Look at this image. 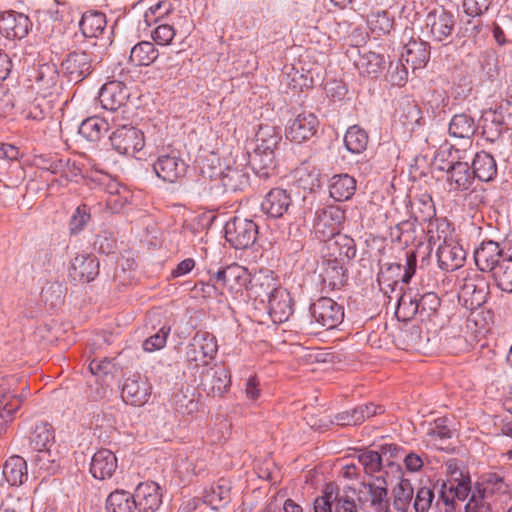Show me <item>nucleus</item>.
Returning a JSON list of instances; mask_svg holds the SVG:
<instances>
[{
    "mask_svg": "<svg viewBox=\"0 0 512 512\" xmlns=\"http://www.w3.org/2000/svg\"><path fill=\"white\" fill-rule=\"evenodd\" d=\"M218 352L216 337L207 331H197L186 348V364L189 370L207 368Z\"/></svg>",
    "mask_w": 512,
    "mask_h": 512,
    "instance_id": "1",
    "label": "nucleus"
},
{
    "mask_svg": "<svg viewBox=\"0 0 512 512\" xmlns=\"http://www.w3.org/2000/svg\"><path fill=\"white\" fill-rule=\"evenodd\" d=\"M489 294L490 283L482 272H468L460 281L459 298L471 309L485 304Z\"/></svg>",
    "mask_w": 512,
    "mask_h": 512,
    "instance_id": "2",
    "label": "nucleus"
},
{
    "mask_svg": "<svg viewBox=\"0 0 512 512\" xmlns=\"http://www.w3.org/2000/svg\"><path fill=\"white\" fill-rule=\"evenodd\" d=\"M357 491L351 487L342 491L327 485L323 495L318 497V510L324 512H358Z\"/></svg>",
    "mask_w": 512,
    "mask_h": 512,
    "instance_id": "3",
    "label": "nucleus"
},
{
    "mask_svg": "<svg viewBox=\"0 0 512 512\" xmlns=\"http://www.w3.org/2000/svg\"><path fill=\"white\" fill-rule=\"evenodd\" d=\"M345 219L344 211L334 205L318 208L314 218V232L320 241L330 240L340 233V227Z\"/></svg>",
    "mask_w": 512,
    "mask_h": 512,
    "instance_id": "4",
    "label": "nucleus"
},
{
    "mask_svg": "<svg viewBox=\"0 0 512 512\" xmlns=\"http://www.w3.org/2000/svg\"><path fill=\"white\" fill-rule=\"evenodd\" d=\"M387 482L378 476L374 482L364 483L357 492V501L362 507H370L375 512H390Z\"/></svg>",
    "mask_w": 512,
    "mask_h": 512,
    "instance_id": "5",
    "label": "nucleus"
},
{
    "mask_svg": "<svg viewBox=\"0 0 512 512\" xmlns=\"http://www.w3.org/2000/svg\"><path fill=\"white\" fill-rule=\"evenodd\" d=\"M387 482L378 476L374 482L364 483L357 492V501L362 507H370L375 512H390Z\"/></svg>",
    "mask_w": 512,
    "mask_h": 512,
    "instance_id": "6",
    "label": "nucleus"
},
{
    "mask_svg": "<svg viewBox=\"0 0 512 512\" xmlns=\"http://www.w3.org/2000/svg\"><path fill=\"white\" fill-rule=\"evenodd\" d=\"M258 235V225L251 219L234 217L225 225V238L235 249L253 245Z\"/></svg>",
    "mask_w": 512,
    "mask_h": 512,
    "instance_id": "7",
    "label": "nucleus"
},
{
    "mask_svg": "<svg viewBox=\"0 0 512 512\" xmlns=\"http://www.w3.org/2000/svg\"><path fill=\"white\" fill-rule=\"evenodd\" d=\"M455 27V18L452 13L443 8L429 12L425 18L424 32L435 42L449 43Z\"/></svg>",
    "mask_w": 512,
    "mask_h": 512,
    "instance_id": "8",
    "label": "nucleus"
},
{
    "mask_svg": "<svg viewBox=\"0 0 512 512\" xmlns=\"http://www.w3.org/2000/svg\"><path fill=\"white\" fill-rule=\"evenodd\" d=\"M221 288L227 289L232 295H238L247 288L251 282V275L247 268L237 263H232L219 269L210 278Z\"/></svg>",
    "mask_w": 512,
    "mask_h": 512,
    "instance_id": "9",
    "label": "nucleus"
},
{
    "mask_svg": "<svg viewBox=\"0 0 512 512\" xmlns=\"http://www.w3.org/2000/svg\"><path fill=\"white\" fill-rule=\"evenodd\" d=\"M110 142L119 154L128 156H134L145 145L143 132L127 125L117 127L110 135Z\"/></svg>",
    "mask_w": 512,
    "mask_h": 512,
    "instance_id": "10",
    "label": "nucleus"
},
{
    "mask_svg": "<svg viewBox=\"0 0 512 512\" xmlns=\"http://www.w3.org/2000/svg\"><path fill=\"white\" fill-rule=\"evenodd\" d=\"M311 317L326 329L337 327L344 318V309L329 297H321L310 306Z\"/></svg>",
    "mask_w": 512,
    "mask_h": 512,
    "instance_id": "11",
    "label": "nucleus"
},
{
    "mask_svg": "<svg viewBox=\"0 0 512 512\" xmlns=\"http://www.w3.org/2000/svg\"><path fill=\"white\" fill-rule=\"evenodd\" d=\"M188 165L178 151L172 150L166 154H160L153 164V170L157 177L168 183H176L187 172Z\"/></svg>",
    "mask_w": 512,
    "mask_h": 512,
    "instance_id": "12",
    "label": "nucleus"
},
{
    "mask_svg": "<svg viewBox=\"0 0 512 512\" xmlns=\"http://www.w3.org/2000/svg\"><path fill=\"white\" fill-rule=\"evenodd\" d=\"M63 73L70 82L79 83L93 71V56L86 51H73L61 63Z\"/></svg>",
    "mask_w": 512,
    "mask_h": 512,
    "instance_id": "13",
    "label": "nucleus"
},
{
    "mask_svg": "<svg viewBox=\"0 0 512 512\" xmlns=\"http://www.w3.org/2000/svg\"><path fill=\"white\" fill-rule=\"evenodd\" d=\"M319 121L312 112L297 114L286 128V138L294 143H302L312 138L318 129Z\"/></svg>",
    "mask_w": 512,
    "mask_h": 512,
    "instance_id": "14",
    "label": "nucleus"
},
{
    "mask_svg": "<svg viewBox=\"0 0 512 512\" xmlns=\"http://www.w3.org/2000/svg\"><path fill=\"white\" fill-rule=\"evenodd\" d=\"M31 29L32 22L24 13L9 10L0 14V33L7 39H23Z\"/></svg>",
    "mask_w": 512,
    "mask_h": 512,
    "instance_id": "15",
    "label": "nucleus"
},
{
    "mask_svg": "<svg viewBox=\"0 0 512 512\" xmlns=\"http://www.w3.org/2000/svg\"><path fill=\"white\" fill-rule=\"evenodd\" d=\"M230 373L223 366H209L200 374V385L203 390L213 397L222 396L230 387Z\"/></svg>",
    "mask_w": 512,
    "mask_h": 512,
    "instance_id": "16",
    "label": "nucleus"
},
{
    "mask_svg": "<svg viewBox=\"0 0 512 512\" xmlns=\"http://www.w3.org/2000/svg\"><path fill=\"white\" fill-rule=\"evenodd\" d=\"M507 254L498 242L483 241L474 251V261L479 272L492 274Z\"/></svg>",
    "mask_w": 512,
    "mask_h": 512,
    "instance_id": "17",
    "label": "nucleus"
},
{
    "mask_svg": "<svg viewBox=\"0 0 512 512\" xmlns=\"http://www.w3.org/2000/svg\"><path fill=\"white\" fill-rule=\"evenodd\" d=\"M460 157H453L452 162L440 166L441 171L447 173V183L452 191H466L473 182L474 176L467 162L459 161Z\"/></svg>",
    "mask_w": 512,
    "mask_h": 512,
    "instance_id": "18",
    "label": "nucleus"
},
{
    "mask_svg": "<svg viewBox=\"0 0 512 512\" xmlns=\"http://www.w3.org/2000/svg\"><path fill=\"white\" fill-rule=\"evenodd\" d=\"M133 495L138 512H157L162 504V488L153 481L138 484Z\"/></svg>",
    "mask_w": 512,
    "mask_h": 512,
    "instance_id": "19",
    "label": "nucleus"
},
{
    "mask_svg": "<svg viewBox=\"0 0 512 512\" xmlns=\"http://www.w3.org/2000/svg\"><path fill=\"white\" fill-rule=\"evenodd\" d=\"M129 98V90L121 81H109L105 83L99 92V101L102 107L115 112L124 106Z\"/></svg>",
    "mask_w": 512,
    "mask_h": 512,
    "instance_id": "20",
    "label": "nucleus"
},
{
    "mask_svg": "<svg viewBox=\"0 0 512 512\" xmlns=\"http://www.w3.org/2000/svg\"><path fill=\"white\" fill-rule=\"evenodd\" d=\"M269 315L274 323H283L293 314V303L289 292L283 288H273L269 293Z\"/></svg>",
    "mask_w": 512,
    "mask_h": 512,
    "instance_id": "21",
    "label": "nucleus"
},
{
    "mask_svg": "<svg viewBox=\"0 0 512 512\" xmlns=\"http://www.w3.org/2000/svg\"><path fill=\"white\" fill-rule=\"evenodd\" d=\"M150 394L151 385L146 378L138 375L125 380L121 397L130 405L141 406L148 401Z\"/></svg>",
    "mask_w": 512,
    "mask_h": 512,
    "instance_id": "22",
    "label": "nucleus"
},
{
    "mask_svg": "<svg viewBox=\"0 0 512 512\" xmlns=\"http://www.w3.org/2000/svg\"><path fill=\"white\" fill-rule=\"evenodd\" d=\"M401 58L413 70L421 69L426 66L430 59V45L428 42L411 36L404 45Z\"/></svg>",
    "mask_w": 512,
    "mask_h": 512,
    "instance_id": "23",
    "label": "nucleus"
},
{
    "mask_svg": "<svg viewBox=\"0 0 512 512\" xmlns=\"http://www.w3.org/2000/svg\"><path fill=\"white\" fill-rule=\"evenodd\" d=\"M465 259L466 251L453 240L445 244H439L437 261L440 269L447 272L457 270L462 267Z\"/></svg>",
    "mask_w": 512,
    "mask_h": 512,
    "instance_id": "24",
    "label": "nucleus"
},
{
    "mask_svg": "<svg viewBox=\"0 0 512 512\" xmlns=\"http://www.w3.org/2000/svg\"><path fill=\"white\" fill-rule=\"evenodd\" d=\"M99 260L91 254H78L71 262L70 277L83 282L93 281L99 274Z\"/></svg>",
    "mask_w": 512,
    "mask_h": 512,
    "instance_id": "25",
    "label": "nucleus"
},
{
    "mask_svg": "<svg viewBox=\"0 0 512 512\" xmlns=\"http://www.w3.org/2000/svg\"><path fill=\"white\" fill-rule=\"evenodd\" d=\"M118 467L117 458L108 449L98 450L92 457L90 473L95 479H110Z\"/></svg>",
    "mask_w": 512,
    "mask_h": 512,
    "instance_id": "26",
    "label": "nucleus"
},
{
    "mask_svg": "<svg viewBox=\"0 0 512 512\" xmlns=\"http://www.w3.org/2000/svg\"><path fill=\"white\" fill-rule=\"evenodd\" d=\"M291 205L290 194L281 188L270 190L261 203V210L272 218L282 217Z\"/></svg>",
    "mask_w": 512,
    "mask_h": 512,
    "instance_id": "27",
    "label": "nucleus"
},
{
    "mask_svg": "<svg viewBox=\"0 0 512 512\" xmlns=\"http://www.w3.org/2000/svg\"><path fill=\"white\" fill-rule=\"evenodd\" d=\"M32 89L38 94L48 95L55 88L58 80V69L54 63H44L33 71Z\"/></svg>",
    "mask_w": 512,
    "mask_h": 512,
    "instance_id": "28",
    "label": "nucleus"
},
{
    "mask_svg": "<svg viewBox=\"0 0 512 512\" xmlns=\"http://www.w3.org/2000/svg\"><path fill=\"white\" fill-rule=\"evenodd\" d=\"M110 121L113 125H116L114 117L111 119L108 117L102 118L98 116L88 117L80 124L78 133L88 141H99L101 137L112 128Z\"/></svg>",
    "mask_w": 512,
    "mask_h": 512,
    "instance_id": "29",
    "label": "nucleus"
},
{
    "mask_svg": "<svg viewBox=\"0 0 512 512\" xmlns=\"http://www.w3.org/2000/svg\"><path fill=\"white\" fill-rule=\"evenodd\" d=\"M470 168H472L474 179L477 178L482 182L492 181L497 176L496 160L485 151L475 154Z\"/></svg>",
    "mask_w": 512,
    "mask_h": 512,
    "instance_id": "30",
    "label": "nucleus"
},
{
    "mask_svg": "<svg viewBox=\"0 0 512 512\" xmlns=\"http://www.w3.org/2000/svg\"><path fill=\"white\" fill-rule=\"evenodd\" d=\"M230 492V481L221 478L204 491V503L211 506L212 509L225 507L231 501Z\"/></svg>",
    "mask_w": 512,
    "mask_h": 512,
    "instance_id": "31",
    "label": "nucleus"
},
{
    "mask_svg": "<svg viewBox=\"0 0 512 512\" xmlns=\"http://www.w3.org/2000/svg\"><path fill=\"white\" fill-rule=\"evenodd\" d=\"M107 25L106 15L98 10L84 12L79 21V27L86 38H97L105 30Z\"/></svg>",
    "mask_w": 512,
    "mask_h": 512,
    "instance_id": "32",
    "label": "nucleus"
},
{
    "mask_svg": "<svg viewBox=\"0 0 512 512\" xmlns=\"http://www.w3.org/2000/svg\"><path fill=\"white\" fill-rule=\"evenodd\" d=\"M328 241V247L339 263L348 262L356 256V245L353 238L345 234H337Z\"/></svg>",
    "mask_w": 512,
    "mask_h": 512,
    "instance_id": "33",
    "label": "nucleus"
},
{
    "mask_svg": "<svg viewBox=\"0 0 512 512\" xmlns=\"http://www.w3.org/2000/svg\"><path fill=\"white\" fill-rule=\"evenodd\" d=\"M356 180L348 174L334 175L329 182L330 196L339 202L349 200L355 193Z\"/></svg>",
    "mask_w": 512,
    "mask_h": 512,
    "instance_id": "34",
    "label": "nucleus"
},
{
    "mask_svg": "<svg viewBox=\"0 0 512 512\" xmlns=\"http://www.w3.org/2000/svg\"><path fill=\"white\" fill-rule=\"evenodd\" d=\"M473 489L471 478L466 477L463 481L447 484L442 482L440 496L446 505H453L455 499L465 501Z\"/></svg>",
    "mask_w": 512,
    "mask_h": 512,
    "instance_id": "35",
    "label": "nucleus"
},
{
    "mask_svg": "<svg viewBox=\"0 0 512 512\" xmlns=\"http://www.w3.org/2000/svg\"><path fill=\"white\" fill-rule=\"evenodd\" d=\"M32 461L40 470L48 474L57 473L62 466V457L56 444L36 453Z\"/></svg>",
    "mask_w": 512,
    "mask_h": 512,
    "instance_id": "36",
    "label": "nucleus"
},
{
    "mask_svg": "<svg viewBox=\"0 0 512 512\" xmlns=\"http://www.w3.org/2000/svg\"><path fill=\"white\" fill-rule=\"evenodd\" d=\"M478 126L474 118L468 113L455 114L449 123V134L455 138H471Z\"/></svg>",
    "mask_w": 512,
    "mask_h": 512,
    "instance_id": "37",
    "label": "nucleus"
},
{
    "mask_svg": "<svg viewBox=\"0 0 512 512\" xmlns=\"http://www.w3.org/2000/svg\"><path fill=\"white\" fill-rule=\"evenodd\" d=\"M172 403L175 410L182 415H192L198 411L199 399L193 388H181L173 394Z\"/></svg>",
    "mask_w": 512,
    "mask_h": 512,
    "instance_id": "38",
    "label": "nucleus"
},
{
    "mask_svg": "<svg viewBox=\"0 0 512 512\" xmlns=\"http://www.w3.org/2000/svg\"><path fill=\"white\" fill-rule=\"evenodd\" d=\"M106 512H134L137 510L135 497L126 490H115L106 498Z\"/></svg>",
    "mask_w": 512,
    "mask_h": 512,
    "instance_id": "39",
    "label": "nucleus"
},
{
    "mask_svg": "<svg viewBox=\"0 0 512 512\" xmlns=\"http://www.w3.org/2000/svg\"><path fill=\"white\" fill-rule=\"evenodd\" d=\"M159 57V51L154 43L141 41L130 50L129 61L135 66H149Z\"/></svg>",
    "mask_w": 512,
    "mask_h": 512,
    "instance_id": "40",
    "label": "nucleus"
},
{
    "mask_svg": "<svg viewBox=\"0 0 512 512\" xmlns=\"http://www.w3.org/2000/svg\"><path fill=\"white\" fill-rule=\"evenodd\" d=\"M3 477L11 486L21 485L27 479V464L20 456H12L3 466Z\"/></svg>",
    "mask_w": 512,
    "mask_h": 512,
    "instance_id": "41",
    "label": "nucleus"
},
{
    "mask_svg": "<svg viewBox=\"0 0 512 512\" xmlns=\"http://www.w3.org/2000/svg\"><path fill=\"white\" fill-rule=\"evenodd\" d=\"M423 230L427 233L429 242L442 241V244H445L452 241L454 229L446 218L435 217L423 227Z\"/></svg>",
    "mask_w": 512,
    "mask_h": 512,
    "instance_id": "42",
    "label": "nucleus"
},
{
    "mask_svg": "<svg viewBox=\"0 0 512 512\" xmlns=\"http://www.w3.org/2000/svg\"><path fill=\"white\" fill-rule=\"evenodd\" d=\"M249 164L254 173L260 178H269L275 172V153L254 150Z\"/></svg>",
    "mask_w": 512,
    "mask_h": 512,
    "instance_id": "43",
    "label": "nucleus"
},
{
    "mask_svg": "<svg viewBox=\"0 0 512 512\" xmlns=\"http://www.w3.org/2000/svg\"><path fill=\"white\" fill-rule=\"evenodd\" d=\"M54 444V433L51 426L48 423L37 424L29 436L30 449L36 454Z\"/></svg>",
    "mask_w": 512,
    "mask_h": 512,
    "instance_id": "44",
    "label": "nucleus"
},
{
    "mask_svg": "<svg viewBox=\"0 0 512 512\" xmlns=\"http://www.w3.org/2000/svg\"><path fill=\"white\" fill-rule=\"evenodd\" d=\"M384 56L373 51H364L359 54V58L355 61V65L360 74L368 76L378 75L384 67Z\"/></svg>",
    "mask_w": 512,
    "mask_h": 512,
    "instance_id": "45",
    "label": "nucleus"
},
{
    "mask_svg": "<svg viewBox=\"0 0 512 512\" xmlns=\"http://www.w3.org/2000/svg\"><path fill=\"white\" fill-rule=\"evenodd\" d=\"M368 26L377 36L389 35L394 29V16L387 10H378L368 16Z\"/></svg>",
    "mask_w": 512,
    "mask_h": 512,
    "instance_id": "46",
    "label": "nucleus"
},
{
    "mask_svg": "<svg viewBox=\"0 0 512 512\" xmlns=\"http://www.w3.org/2000/svg\"><path fill=\"white\" fill-rule=\"evenodd\" d=\"M46 95L40 94L29 102L22 110V115L27 120L42 121L51 112V103Z\"/></svg>",
    "mask_w": 512,
    "mask_h": 512,
    "instance_id": "47",
    "label": "nucleus"
},
{
    "mask_svg": "<svg viewBox=\"0 0 512 512\" xmlns=\"http://www.w3.org/2000/svg\"><path fill=\"white\" fill-rule=\"evenodd\" d=\"M488 496H496L500 499H511V483L497 473H490L481 483Z\"/></svg>",
    "mask_w": 512,
    "mask_h": 512,
    "instance_id": "48",
    "label": "nucleus"
},
{
    "mask_svg": "<svg viewBox=\"0 0 512 512\" xmlns=\"http://www.w3.org/2000/svg\"><path fill=\"white\" fill-rule=\"evenodd\" d=\"M368 134L358 125L349 127L344 136V144L347 150L353 154H360L368 145Z\"/></svg>",
    "mask_w": 512,
    "mask_h": 512,
    "instance_id": "49",
    "label": "nucleus"
},
{
    "mask_svg": "<svg viewBox=\"0 0 512 512\" xmlns=\"http://www.w3.org/2000/svg\"><path fill=\"white\" fill-rule=\"evenodd\" d=\"M248 174L238 167H227L220 175L225 191L235 192L248 184Z\"/></svg>",
    "mask_w": 512,
    "mask_h": 512,
    "instance_id": "50",
    "label": "nucleus"
},
{
    "mask_svg": "<svg viewBox=\"0 0 512 512\" xmlns=\"http://www.w3.org/2000/svg\"><path fill=\"white\" fill-rule=\"evenodd\" d=\"M281 140L280 134L276 131L275 127L272 126H260L259 131L256 134V148L255 150L260 152L275 153L279 142Z\"/></svg>",
    "mask_w": 512,
    "mask_h": 512,
    "instance_id": "51",
    "label": "nucleus"
},
{
    "mask_svg": "<svg viewBox=\"0 0 512 512\" xmlns=\"http://www.w3.org/2000/svg\"><path fill=\"white\" fill-rule=\"evenodd\" d=\"M414 490L408 479H401L393 489V506L397 511L409 512Z\"/></svg>",
    "mask_w": 512,
    "mask_h": 512,
    "instance_id": "52",
    "label": "nucleus"
},
{
    "mask_svg": "<svg viewBox=\"0 0 512 512\" xmlns=\"http://www.w3.org/2000/svg\"><path fill=\"white\" fill-rule=\"evenodd\" d=\"M398 121L406 128L409 132L415 130L421 120V110L416 104L410 101L402 103L396 111Z\"/></svg>",
    "mask_w": 512,
    "mask_h": 512,
    "instance_id": "53",
    "label": "nucleus"
},
{
    "mask_svg": "<svg viewBox=\"0 0 512 512\" xmlns=\"http://www.w3.org/2000/svg\"><path fill=\"white\" fill-rule=\"evenodd\" d=\"M487 493L483 484L476 482L471 490L464 510L465 512H491L490 503L487 501Z\"/></svg>",
    "mask_w": 512,
    "mask_h": 512,
    "instance_id": "54",
    "label": "nucleus"
},
{
    "mask_svg": "<svg viewBox=\"0 0 512 512\" xmlns=\"http://www.w3.org/2000/svg\"><path fill=\"white\" fill-rule=\"evenodd\" d=\"M492 277L496 286L504 292L512 293V255L506 257L496 266Z\"/></svg>",
    "mask_w": 512,
    "mask_h": 512,
    "instance_id": "55",
    "label": "nucleus"
},
{
    "mask_svg": "<svg viewBox=\"0 0 512 512\" xmlns=\"http://www.w3.org/2000/svg\"><path fill=\"white\" fill-rule=\"evenodd\" d=\"M173 11L174 5L171 0H160L145 11L144 22L147 26L161 23Z\"/></svg>",
    "mask_w": 512,
    "mask_h": 512,
    "instance_id": "56",
    "label": "nucleus"
},
{
    "mask_svg": "<svg viewBox=\"0 0 512 512\" xmlns=\"http://www.w3.org/2000/svg\"><path fill=\"white\" fill-rule=\"evenodd\" d=\"M497 114L496 109L489 110L483 117V135L491 142L497 140L505 129L504 122L500 121V119H494V116Z\"/></svg>",
    "mask_w": 512,
    "mask_h": 512,
    "instance_id": "57",
    "label": "nucleus"
},
{
    "mask_svg": "<svg viewBox=\"0 0 512 512\" xmlns=\"http://www.w3.org/2000/svg\"><path fill=\"white\" fill-rule=\"evenodd\" d=\"M419 317L421 320L429 319L435 315L440 307V298L434 292H428L417 297Z\"/></svg>",
    "mask_w": 512,
    "mask_h": 512,
    "instance_id": "58",
    "label": "nucleus"
},
{
    "mask_svg": "<svg viewBox=\"0 0 512 512\" xmlns=\"http://www.w3.org/2000/svg\"><path fill=\"white\" fill-rule=\"evenodd\" d=\"M403 265L400 263H386L378 273L377 279L380 285L391 286L401 280Z\"/></svg>",
    "mask_w": 512,
    "mask_h": 512,
    "instance_id": "59",
    "label": "nucleus"
},
{
    "mask_svg": "<svg viewBox=\"0 0 512 512\" xmlns=\"http://www.w3.org/2000/svg\"><path fill=\"white\" fill-rule=\"evenodd\" d=\"M91 213L90 208L86 204L79 205L73 215L71 216L69 222V230L71 234H78L81 232L88 222L90 221Z\"/></svg>",
    "mask_w": 512,
    "mask_h": 512,
    "instance_id": "60",
    "label": "nucleus"
},
{
    "mask_svg": "<svg viewBox=\"0 0 512 512\" xmlns=\"http://www.w3.org/2000/svg\"><path fill=\"white\" fill-rule=\"evenodd\" d=\"M416 223L418 222L414 218L402 221L395 226L392 235L395 236L399 242L408 245L416 238Z\"/></svg>",
    "mask_w": 512,
    "mask_h": 512,
    "instance_id": "61",
    "label": "nucleus"
},
{
    "mask_svg": "<svg viewBox=\"0 0 512 512\" xmlns=\"http://www.w3.org/2000/svg\"><path fill=\"white\" fill-rule=\"evenodd\" d=\"M397 314H401L404 319H411L414 316H419L417 295L404 293L398 300Z\"/></svg>",
    "mask_w": 512,
    "mask_h": 512,
    "instance_id": "62",
    "label": "nucleus"
},
{
    "mask_svg": "<svg viewBox=\"0 0 512 512\" xmlns=\"http://www.w3.org/2000/svg\"><path fill=\"white\" fill-rule=\"evenodd\" d=\"M358 459L367 474H374L381 471L382 456L379 452L368 450L361 453Z\"/></svg>",
    "mask_w": 512,
    "mask_h": 512,
    "instance_id": "63",
    "label": "nucleus"
},
{
    "mask_svg": "<svg viewBox=\"0 0 512 512\" xmlns=\"http://www.w3.org/2000/svg\"><path fill=\"white\" fill-rule=\"evenodd\" d=\"M434 497L435 495L432 488L427 486L419 488L413 501V508L415 512H428Z\"/></svg>",
    "mask_w": 512,
    "mask_h": 512,
    "instance_id": "64",
    "label": "nucleus"
}]
</instances>
